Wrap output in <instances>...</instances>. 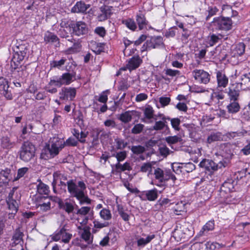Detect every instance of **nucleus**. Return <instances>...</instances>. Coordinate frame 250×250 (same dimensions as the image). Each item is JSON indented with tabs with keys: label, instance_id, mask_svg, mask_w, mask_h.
Here are the masks:
<instances>
[{
	"label": "nucleus",
	"instance_id": "obj_1",
	"mask_svg": "<svg viewBox=\"0 0 250 250\" xmlns=\"http://www.w3.org/2000/svg\"><path fill=\"white\" fill-rule=\"evenodd\" d=\"M66 185L71 196L76 198L80 205L91 204V200L86 195V186L83 181L75 183L71 180L67 182Z\"/></svg>",
	"mask_w": 250,
	"mask_h": 250
},
{
	"label": "nucleus",
	"instance_id": "obj_2",
	"mask_svg": "<svg viewBox=\"0 0 250 250\" xmlns=\"http://www.w3.org/2000/svg\"><path fill=\"white\" fill-rule=\"evenodd\" d=\"M190 224L185 221H181L177 223L173 231V236L177 241H183L188 239L192 235Z\"/></svg>",
	"mask_w": 250,
	"mask_h": 250
},
{
	"label": "nucleus",
	"instance_id": "obj_3",
	"mask_svg": "<svg viewBox=\"0 0 250 250\" xmlns=\"http://www.w3.org/2000/svg\"><path fill=\"white\" fill-rule=\"evenodd\" d=\"M28 49L25 44H19L14 48V54L11 62L12 71L20 69L21 62L26 57Z\"/></svg>",
	"mask_w": 250,
	"mask_h": 250
},
{
	"label": "nucleus",
	"instance_id": "obj_4",
	"mask_svg": "<svg viewBox=\"0 0 250 250\" xmlns=\"http://www.w3.org/2000/svg\"><path fill=\"white\" fill-rule=\"evenodd\" d=\"M233 186L229 182L224 183L220 189V196L221 198V202H224L226 204H235L239 198H237L236 193L231 191Z\"/></svg>",
	"mask_w": 250,
	"mask_h": 250
},
{
	"label": "nucleus",
	"instance_id": "obj_5",
	"mask_svg": "<svg viewBox=\"0 0 250 250\" xmlns=\"http://www.w3.org/2000/svg\"><path fill=\"white\" fill-rule=\"evenodd\" d=\"M232 22L229 18L217 17L209 24L208 28L214 31L217 30L229 31L232 28Z\"/></svg>",
	"mask_w": 250,
	"mask_h": 250
},
{
	"label": "nucleus",
	"instance_id": "obj_6",
	"mask_svg": "<svg viewBox=\"0 0 250 250\" xmlns=\"http://www.w3.org/2000/svg\"><path fill=\"white\" fill-rule=\"evenodd\" d=\"M36 148L30 142H24L21 146L19 151V157L22 161L27 162L35 156Z\"/></svg>",
	"mask_w": 250,
	"mask_h": 250
},
{
	"label": "nucleus",
	"instance_id": "obj_7",
	"mask_svg": "<svg viewBox=\"0 0 250 250\" xmlns=\"http://www.w3.org/2000/svg\"><path fill=\"white\" fill-rule=\"evenodd\" d=\"M65 146V141L63 139L53 137L51 139V145L48 146L50 157H54L58 155L61 150Z\"/></svg>",
	"mask_w": 250,
	"mask_h": 250
},
{
	"label": "nucleus",
	"instance_id": "obj_8",
	"mask_svg": "<svg viewBox=\"0 0 250 250\" xmlns=\"http://www.w3.org/2000/svg\"><path fill=\"white\" fill-rule=\"evenodd\" d=\"M154 174L155 178L161 183L169 179H171L174 182L176 179L175 176L170 170H166L164 171L159 167H157L154 169Z\"/></svg>",
	"mask_w": 250,
	"mask_h": 250
},
{
	"label": "nucleus",
	"instance_id": "obj_9",
	"mask_svg": "<svg viewBox=\"0 0 250 250\" xmlns=\"http://www.w3.org/2000/svg\"><path fill=\"white\" fill-rule=\"evenodd\" d=\"M50 237L53 241L57 242L61 240L64 243H68L72 237V234L62 228L59 231L54 233Z\"/></svg>",
	"mask_w": 250,
	"mask_h": 250
},
{
	"label": "nucleus",
	"instance_id": "obj_10",
	"mask_svg": "<svg viewBox=\"0 0 250 250\" xmlns=\"http://www.w3.org/2000/svg\"><path fill=\"white\" fill-rule=\"evenodd\" d=\"M11 170L5 168L0 171V194L4 193L9 182L12 178Z\"/></svg>",
	"mask_w": 250,
	"mask_h": 250
},
{
	"label": "nucleus",
	"instance_id": "obj_11",
	"mask_svg": "<svg viewBox=\"0 0 250 250\" xmlns=\"http://www.w3.org/2000/svg\"><path fill=\"white\" fill-rule=\"evenodd\" d=\"M199 165L201 167L205 168L206 170L210 172H213L217 170L218 168L225 167L222 162L217 164L212 160L207 159L202 160L200 163Z\"/></svg>",
	"mask_w": 250,
	"mask_h": 250
},
{
	"label": "nucleus",
	"instance_id": "obj_12",
	"mask_svg": "<svg viewBox=\"0 0 250 250\" xmlns=\"http://www.w3.org/2000/svg\"><path fill=\"white\" fill-rule=\"evenodd\" d=\"M192 75L195 80L201 83L207 84L210 81V75L202 69L194 70L192 71Z\"/></svg>",
	"mask_w": 250,
	"mask_h": 250
},
{
	"label": "nucleus",
	"instance_id": "obj_13",
	"mask_svg": "<svg viewBox=\"0 0 250 250\" xmlns=\"http://www.w3.org/2000/svg\"><path fill=\"white\" fill-rule=\"evenodd\" d=\"M73 32L77 36H81L87 34L88 29L86 24L83 21H77L71 24Z\"/></svg>",
	"mask_w": 250,
	"mask_h": 250
},
{
	"label": "nucleus",
	"instance_id": "obj_14",
	"mask_svg": "<svg viewBox=\"0 0 250 250\" xmlns=\"http://www.w3.org/2000/svg\"><path fill=\"white\" fill-rule=\"evenodd\" d=\"M60 98L64 100L72 101L76 95V89L74 87H63L60 92Z\"/></svg>",
	"mask_w": 250,
	"mask_h": 250
},
{
	"label": "nucleus",
	"instance_id": "obj_15",
	"mask_svg": "<svg viewBox=\"0 0 250 250\" xmlns=\"http://www.w3.org/2000/svg\"><path fill=\"white\" fill-rule=\"evenodd\" d=\"M0 92H1L7 100L12 99V95L7 80L3 78H0Z\"/></svg>",
	"mask_w": 250,
	"mask_h": 250
},
{
	"label": "nucleus",
	"instance_id": "obj_16",
	"mask_svg": "<svg viewBox=\"0 0 250 250\" xmlns=\"http://www.w3.org/2000/svg\"><path fill=\"white\" fill-rule=\"evenodd\" d=\"M57 79L61 86L62 85H69L76 80V74L74 72L64 73Z\"/></svg>",
	"mask_w": 250,
	"mask_h": 250
},
{
	"label": "nucleus",
	"instance_id": "obj_17",
	"mask_svg": "<svg viewBox=\"0 0 250 250\" xmlns=\"http://www.w3.org/2000/svg\"><path fill=\"white\" fill-rule=\"evenodd\" d=\"M16 189V188H14L9 193L6 199V202L8 206L9 209L15 211V212H17L18 209V203L16 199L14 198V192Z\"/></svg>",
	"mask_w": 250,
	"mask_h": 250
},
{
	"label": "nucleus",
	"instance_id": "obj_18",
	"mask_svg": "<svg viewBox=\"0 0 250 250\" xmlns=\"http://www.w3.org/2000/svg\"><path fill=\"white\" fill-rule=\"evenodd\" d=\"M155 237V235L153 233L148 234L143 233L140 236L137 238V244L138 247H144L149 243Z\"/></svg>",
	"mask_w": 250,
	"mask_h": 250
},
{
	"label": "nucleus",
	"instance_id": "obj_19",
	"mask_svg": "<svg viewBox=\"0 0 250 250\" xmlns=\"http://www.w3.org/2000/svg\"><path fill=\"white\" fill-rule=\"evenodd\" d=\"M142 63V60L139 56H133L128 60L126 67L122 68L121 69L123 70H125L126 69H128L131 71L138 68Z\"/></svg>",
	"mask_w": 250,
	"mask_h": 250
},
{
	"label": "nucleus",
	"instance_id": "obj_20",
	"mask_svg": "<svg viewBox=\"0 0 250 250\" xmlns=\"http://www.w3.org/2000/svg\"><path fill=\"white\" fill-rule=\"evenodd\" d=\"M143 111L144 118L143 121L146 123H151L152 122L151 120L154 119V110L153 107L150 105L146 104L142 109Z\"/></svg>",
	"mask_w": 250,
	"mask_h": 250
},
{
	"label": "nucleus",
	"instance_id": "obj_21",
	"mask_svg": "<svg viewBox=\"0 0 250 250\" xmlns=\"http://www.w3.org/2000/svg\"><path fill=\"white\" fill-rule=\"evenodd\" d=\"M36 206L40 211L42 212L47 211L51 208L50 200L45 197H42L41 200L36 203Z\"/></svg>",
	"mask_w": 250,
	"mask_h": 250
},
{
	"label": "nucleus",
	"instance_id": "obj_22",
	"mask_svg": "<svg viewBox=\"0 0 250 250\" xmlns=\"http://www.w3.org/2000/svg\"><path fill=\"white\" fill-rule=\"evenodd\" d=\"M236 86L242 90H246L250 87V73L243 75L241 82L236 83Z\"/></svg>",
	"mask_w": 250,
	"mask_h": 250
},
{
	"label": "nucleus",
	"instance_id": "obj_23",
	"mask_svg": "<svg viewBox=\"0 0 250 250\" xmlns=\"http://www.w3.org/2000/svg\"><path fill=\"white\" fill-rule=\"evenodd\" d=\"M111 13V10L108 6H102L100 8L97 19L99 21H104L110 16Z\"/></svg>",
	"mask_w": 250,
	"mask_h": 250
},
{
	"label": "nucleus",
	"instance_id": "obj_24",
	"mask_svg": "<svg viewBox=\"0 0 250 250\" xmlns=\"http://www.w3.org/2000/svg\"><path fill=\"white\" fill-rule=\"evenodd\" d=\"M89 5L85 4L83 2L79 1L76 2L74 6L71 8V11L72 13H82L86 11Z\"/></svg>",
	"mask_w": 250,
	"mask_h": 250
},
{
	"label": "nucleus",
	"instance_id": "obj_25",
	"mask_svg": "<svg viewBox=\"0 0 250 250\" xmlns=\"http://www.w3.org/2000/svg\"><path fill=\"white\" fill-rule=\"evenodd\" d=\"M136 113L135 110L125 111L120 115L119 119L124 123H128L132 120L133 116L136 115Z\"/></svg>",
	"mask_w": 250,
	"mask_h": 250
},
{
	"label": "nucleus",
	"instance_id": "obj_26",
	"mask_svg": "<svg viewBox=\"0 0 250 250\" xmlns=\"http://www.w3.org/2000/svg\"><path fill=\"white\" fill-rule=\"evenodd\" d=\"M57 87H60L61 86L57 79H56L51 80L49 83L46 85L45 89L48 92L54 94L57 92Z\"/></svg>",
	"mask_w": 250,
	"mask_h": 250
},
{
	"label": "nucleus",
	"instance_id": "obj_27",
	"mask_svg": "<svg viewBox=\"0 0 250 250\" xmlns=\"http://www.w3.org/2000/svg\"><path fill=\"white\" fill-rule=\"evenodd\" d=\"M90 228L89 227H83V231L81 232H79L81 238L88 244H90L92 242L93 238L90 231Z\"/></svg>",
	"mask_w": 250,
	"mask_h": 250
},
{
	"label": "nucleus",
	"instance_id": "obj_28",
	"mask_svg": "<svg viewBox=\"0 0 250 250\" xmlns=\"http://www.w3.org/2000/svg\"><path fill=\"white\" fill-rule=\"evenodd\" d=\"M23 236V233L21 231L20 228H18L16 229L12 239V246H15L17 245L20 244L22 240V237Z\"/></svg>",
	"mask_w": 250,
	"mask_h": 250
},
{
	"label": "nucleus",
	"instance_id": "obj_29",
	"mask_svg": "<svg viewBox=\"0 0 250 250\" xmlns=\"http://www.w3.org/2000/svg\"><path fill=\"white\" fill-rule=\"evenodd\" d=\"M143 195H145L148 201H154L158 197V190L156 188L146 190L143 192Z\"/></svg>",
	"mask_w": 250,
	"mask_h": 250
},
{
	"label": "nucleus",
	"instance_id": "obj_30",
	"mask_svg": "<svg viewBox=\"0 0 250 250\" xmlns=\"http://www.w3.org/2000/svg\"><path fill=\"white\" fill-rule=\"evenodd\" d=\"M216 77L218 86L226 87L228 83V79L225 74L218 71L217 73Z\"/></svg>",
	"mask_w": 250,
	"mask_h": 250
},
{
	"label": "nucleus",
	"instance_id": "obj_31",
	"mask_svg": "<svg viewBox=\"0 0 250 250\" xmlns=\"http://www.w3.org/2000/svg\"><path fill=\"white\" fill-rule=\"evenodd\" d=\"M0 145L3 148L9 149L14 146L15 143L8 136H3L0 140Z\"/></svg>",
	"mask_w": 250,
	"mask_h": 250
},
{
	"label": "nucleus",
	"instance_id": "obj_32",
	"mask_svg": "<svg viewBox=\"0 0 250 250\" xmlns=\"http://www.w3.org/2000/svg\"><path fill=\"white\" fill-rule=\"evenodd\" d=\"M239 88L234 85L229 88L228 94L231 100L236 101L239 95Z\"/></svg>",
	"mask_w": 250,
	"mask_h": 250
},
{
	"label": "nucleus",
	"instance_id": "obj_33",
	"mask_svg": "<svg viewBox=\"0 0 250 250\" xmlns=\"http://www.w3.org/2000/svg\"><path fill=\"white\" fill-rule=\"evenodd\" d=\"M58 200L60 202L59 208L64 210L68 213H71L74 209V206L70 202H65L64 203L62 200Z\"/></svg>",
	"mask_w": 250,
	"mask_h": 250
},
{
	"label": "nucleus",
	"instance_id": "obj_34",
	"mask_svg": "<svg viewBox=\"0 0 250 250\" xmlns=\"http://www.w3.org/2000/svg\"><path fill=\"white\" fill-rule=\"evenodd\" d=\"M161 118L163 121L156 122L154 125L151 128V130H161L167 126L166 122L165 121L166 118L164 116H162Z\"/></svg>",
	"mask_w": 250,
	"mask_h": 250
},
{
	"label": "nucleus",
	"instance_id": "obj_35",
	"mask_svg": "<svg viewBox=\"0 0 250 250\" xmlns=\"http://www.w3.org/2000/svg\"><path fill=\"white\" fill-rule=\"evenodd\" d=\"M37 192L41 195H48L49 192L48 186L42 182H40L37 187Z\"/></svg>",
	"mask_w": 250,
	"mask_h": 250
},
{
	"label": "nucleus",
	"instance_id": "obj_36",
	"mask_svg": "<svg viewBox=\"0 0 250 250\" xmlns=\"http://www.w3.org/2000/svg\"><path fill=\"white\" fill-rule=\"evenodd\" d=\"M62 179L65 180L66 179V178L64 177L60 172H55L53 173V181L52 183L53 187L54 188L55 185L58 183L59 180H60V183L61 185L65 186L66 184L61 181ZM54 191H55L54 188Z\"/></svg>",
	"mask_w": 250,
	"mask_h": 250
},
{
	"label": "nucleus",
	"instance_id": "obj_37",
	"mask_svg": "<svg viewBox=\"0 0 250 250\" xmlns=\"http://www.w3.org/2000/svg\"><path fill=\"white\" fill-rule=\"evenodd\" d=\"M59 40L58 38L54 34L47 32L44 36V41L46 42H58Z\"/></svg>",
	"mask_w": 250,
	"mask_h": 250
},
{
	"label": "nucleus",
	"instance_id": "obj_38",
	"mask_svg": "<svg viewBox=\"0 0 250 250\" xmlns=\"http://www.w3.org/2000/svg\"><path fill=\"white\" fill-rule=\"evenodd\" d=\"M222 140L221 134L219 132L213 133L209 135L207 138V142L210 144L215 141Z\"/></svg>",
	"mask_w": 250,
	"mask_h": 250
},
{
	"label": "nucleus",
	"instance_id": "obj_39",
	"mask_svg": "<svg viewBox=\"0 0 250 250\" xmlns=\"http://www.w3.org/2000/svg\"><path fill=\"white\" fill-rule=\"evenodd\" d=\"M227 108L229 113H234L239 111L240 106L237 102L234 101L227 106Z\"/></svg>",
	"mask_w": 250,
	"mask_h": 250
},
{
	"label": "nucleus",
	"instance_id": "obj_40",
	"mask_svg": "<svg viewBox=\"0 0 250 250\" xmlns=\"http://www.w3.org/2000/svg\"><path fill=\"white\" fill-rule=\"evenodd\" d=\"M100 216L102 219L105 221L109 220L112 218L110 211L106 208H103L100 211Z\"/></svg>",
	"mask_w": 250,
	"mask_h": 250
},
{
	"label": "nucleus",
	"instance_id": "obj_41",
	"mask_svg": "<svg viewBox=\"0 0 250 250\" xmlns=\"http://www.w3.org/2000/svg\"><path fill=\"white\" fill-rule=\"evenodd\" d=\"M136 21L140 30H142L146 25V20L145 16L142 14H138L136 16Z\"/></svg>",
	"mask_w": 250,
	"mask_h": 250
},
{
	"label": "nucleus",
	"instance_id": "obj_42",
	"mask_svg": "<svg viewBox=\"0 0 250 250\" xmlns=\"http://www.w3.org/2000/svg\"><path fill=\"white\" fill-rule=\"evenodd\" d=\"M214 228V221L213 220L208 221L202 228L200 233H204L205 232L212 230Z\"/></svg>",
	"mask_w": 250,
	"mask_h": 250
},
{
	"label": "nucleus",
	"instance_id": "obj_43",
	"mask_svg": "<svg viewBox=\"0 0 250 250\" xmlns=\"http://www.w3.org/2000/svg\"><path fill=\"white\" fill-rule=\"evenodd\" d=\"M117 210L119 214L120 215L122 219L125 221H127L129 220V215L125 211L124 208L122 206L118 204L117 206Z\"/></svg>",
	"mask_w": 250,
	"mask_h": 250
},
{
	"label": "nucleus",
	"instance_id": "obj_44",
	"mask_svg": "<svg viewBox=\"0 0 250 250\" xmlns=\"http://www.w3.org/2000/svg\"><path fill=\"white\" fill-rule=\"evenodd\" d=\"M186 204L181 201L177 203L174 207L175 213L177 215L181 214L180 212H184L185 211Z\"/></svg>",
	"mask_w": 250,
	"mask_h": 250
},
{
	"label": "nucleus",
	"instance_id": "obj_45",
	"mask_svg": "<svg viewBox=\"0 0 250 250\" xmlns=\"http://www.w3.org/2000/svg\"><path fill=\"white\" fill-rule=\"evenodd\" d=\"M223 38H224V36L221 34H218L217 35L215 34H212L210 36V40L209 41V45L210 46L214 45Z\"/></svg>",
	"mask_w": 250,
	"mask_h": 250
},
{
	"label": "nucleus",
	"instance_id": "obj_46",
	"mask_svg": "<svg viewBox=\"0 0 250 250\" xmlns=\"http://www.w3.org/2000/svg\"><path fill=\"white\" fill-rule=\"evenodd\" d=\"M116 169L118 171H124L126 170H129L131 168L128 163H125L124 165H122L119 163H117L115 165Z\"/></svg>",
	"mask_w": 250,
	"mask_h": 250
},
{
	"label": "nucleus",
	"instance_id": "obj_47",
	"mask_svg": "<svg viewBox=\"0 0 250 250\" xmlns=\"http://www.w3.org/2000/svg\"><path fill=\"white\" fill-rule=\"evenodd\" d=\"M123 23L125 24L126 26L131 30H135L137 26L134 20L128 19L123 21Z\"/></svg>",
	"mask_w": 250,
	"mask_h": 250
},
{
	"label": "nucleus",
	"instance_id": "obj_48",
	"mask_svg": "<svg viewBox=\"0 0 250 250\" xmlns=\"http://www.w3.org/2000/svg\"><path fill=\"white\" fill-rule=\"evenodd\" d=\"M245 45L243 42H240L235 47L234 51L235 54L241 56L245 52Z\"/></svg>",
	"mask_w": 250,
	"mask_h": 250
},
{
	"label": "nucleus",
	"instance_id": "obj_49",
	"mask_svg": "<svg viewBox=\"0 0 250 250\" xmlns=\"http://www.w3.org/2000/svg\"><path fill=\"white\" fill-rule=\"evenodd\" d=\"M190 250H206L204 242H197L192 244L190 247Z\"/></svg>",
	"mask_w": 250,
	"mask_h": 250
},
{
	"label": "nucleus",
	"instance_id": "obj_50",
	"mask_svg": "<svg viewBox=\"0 0 250 250\" xmlns=\"http://www.w3.org/2000/svg\"><path fill=\"white\" fill-rule=\"evenodd\" d=\"M29 168L27 167H23L19 168L18 170L17 175L15 177L14 181L18 180L21 178L28 171Z\"/></svg>",
	"mask_w": 250,
	"mask_h": 250
},
{
	"label": "nucleus",
	"instance_id": "obj_51",
	"mask_svg": "<svg viewBox=\"0 0 250 250\" xmlns=\"http://www.w3.org/2000/svg\"><path fill=\"white\" fill-rule=\"evenodd\" d=\"M109 90H106L102 92L98 99V101L105 104L108 100V95L109 94Z\"/></svg>",
	"mask_w": 250,
	"mask_h": 250
},
{
	"label": "nucleus",
	"instance_id": "obj_52",
	"mask_svg": "<svg viewBox=\"0 0 250 250\" xmlns=\"http://www.w3.org/2000/svg\"><path fill=\"white\" fill-rule=\"evenodd\" d=\"M77 217L76 218V220L77 221L78 223L82 226H85L89 220L88 216H85L79 214H77Z\"/></svg>",
	"mask_w": 250,
	"mask_h": 250
},
{
	"label": "nucleus",
	"instance_id": "obj_53",
	"mask_svg": "<svg viewBox=\"0 0 250 250\" xmlns=\"http://www.w3.org/2000/svg\"><path fill=\"white\" fill-rule=\"evenodd\" d=\"M80 48L81 45L79 42H74L73 46L68 48L66 52L67 53H76L80 50Z\"/></svg>",
	"mask_w": 250,
	"mask_h": 250
},
{
	"label": "nucleus",
	"instance_id": "obj_54",
	"mask_svg": "<svg viewBox=\"0 0 250 250\" xmlns=\"http://www.w3.org/2000/svg\"><path fill=\"white\" fill-rule=\"evenodd\" d=\"M195 168V166L192 163H188L185 164L182 167L183 171L188 173L192 171Z\"/></svg>",
	"mask_w": 250,
	"mask_h": 250
},
{
	"label": "nucleus",
	"instance_id": "obj_55",
	"mask_svg": "<svg viewBox=\"0 0 250 250\" xmlns=\"http://www.w3.org/2000/svg\"><path fill=\"white\" fill-rule=\"evenodd\" d=\"M90 209L91 208L89 207H82L77 210L76 214L88 216L87 214L89 212Z\"/></svg>",
	"mask_w": 250,
	"mask_h": 250
},
{
	"label": "nucleus",
	"instance_id": "obj_56",
	"mask_svg": "<svg viewBox=\"0 0 250 250\" xmlns=\"http://www.w3.org/2000/svg\"><path fill=\"white\" fill-rule=\"evenodd\" d=\"M206 250H214L219 246V244L217 243L211 242H204Z\"/></svg>",
	"mask_w": 250,
	"mask_h": 250
},
{
	"label": "nucleus",
	"instance_id": "obj_57",
	"mask_svg": "<svg viewBox=\"0 0 250 250\" xmlns=\"http://www.w3.org/2000/svg\"><path fill=\"white\" fill-rule=\"evenodd\" d=\"M165 74L167 76L173 77L177 75H180V72L178 70H173L170 68H167L165 69Z\"/></svg>",
	"mask_w": 250,
	"mask_h": 250
},
{
	"label": "nucleus",
	"instance_id": "obj_58",
	"mask_svg": "<svg viewBox=\"0 0 250 250\" xmlns=\"http://www.w3.org/2000/svg\"><path fill=\"white\" fill-rule=\"evenodd\" d=\"M71 24H72L69 23V21L67 19H63L61 21L60 24L61 26L60 28H67V30H70V29L72 28Z\"/></svg>",
	"mask_w": 250,
	"mask_h": 250
},
{
	"label": "nucleus",
	"instance_id": "obj_59",
	"mask_svg": "<svg viewBox=\"0 0 250 250\" xmlns=\"http://www.w3.org/2000/svg\"><path fill=\"white\" fill-rule=\"evenodd\" d=\"M131 150L134 153L139 154L145 151V148L141 146H133L131 148Z\"/></svg>",
	"mask_w": 250,
	"mask_h": 250
},
{
	"label": "nucleus",
	"instance_id": "obj_60",
	"mask_svg": "<svg viewBox=\"0 0 250 250\" xmlns=\"http://www.w3.org/2000/svg\"><path fill=\"white\" fill-rule=\"evenodd\" d=\"M170 121L172 127L176 130H179L180 129L179 126L181 123L180 120L177 118H173L170 120Z\"/></svg>",
	"mask_w": 250,
	"mask_h": 250
},
{
	"label": "nucleus",
	"instance_id": "obj_61",
	"mask_svg": "<svg viewBox=\"0 0 250 250\" xmlns=\"http://www.w3.org/2000/svg\"><path fill=\"white\" fill-rule=\"evenodd\" d=\"M144 127V125L141 124H137L132 128L131 130L132 133L134 134H138L143 130Z\"/></svg>",
	"mask_w": 250,
	"mask_h": 250
},
{
	"label": "nucleus",
	"instance_id": "obj_62",
	"mask_svg": "<svg viewBox=\"0 0 250 250\" xmlns=\"http://www.w3.org/2000/svg\"><path fill=\"white\" fill-rule=\"evenodd\" d=\"M65 61H66L65 59H62L58 61H52L50 63V64H51V67L59 68L60 67H61V66H62V65H63L64 64Z\"/></svg>",
	"mask_w": 250,
	"mask_h": 250
},
{
	"label": "nucleus",
	"instance_id": "obj_63",
	"mask_svg": "<svg viewBox=\"0 0 250 250\" xmlns=\"http://www.w3.org/2000/svg\"><path fill=\"white\" fill-rule=\"evenodd\" d=\"M33 125L31 124H26L22 130V136L32 132Z\"/></svg>",
	"mask_w": 250,
	"mask_h": 250
},
{
	"label": "nucleus",
	"instance_id": "obj_64",
	"mask_svg": "<svg viewBox=\"0 0 250 250\" xmlns=\"http://www.w3.org/2000/svg\"><path fill=\"white\" fill-rule=\"evenodd\" d=\"M70 30H67V28H60L58 31L59 35L62 38H66L69 37Z\"/></svg>",
	"mask_w": 250,
	"mask_h": 250
}]
</instances>
